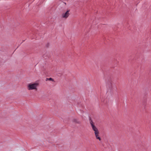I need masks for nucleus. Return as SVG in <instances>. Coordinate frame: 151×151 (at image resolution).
<instances>
[{
	"mask_svg": "<svg viewBox=\"0 0 151 151\" xmlns=\"http://www.w3.org/2000/svg\"><path fill=\"white\" fill-rule=\"evenodd\" d=\"M70 11V9L67 10L65 12L63 13L62 14V17L65 19L68 18L70 15L69 12Z\"/></svg>",
	"mask_w": 151,
	"mask_h": 151,
	"instance_id": "obj_3",
	"label": "nucleus"
},
{
	"mask_svg": "<svg viewBox=\"0 0 151 151\" xmlns=\"http://www.w3.org/2000/svg\"><path fill=\"white\" fill-rule=\"evenodd\" d=\"M38 86V83H30L27 84V88L28 90H34L37 91V87Z\"/></svg>",
	"mask_w": 151,
	"mask_h": 151,
	"instance_id": "obj_2",
	"label": "nucleus"
},
{
	"mask_svg": "<svg viewBox=\"0 0 151 151\" xmlns=\"http://www.w3.org/2000/svg\"><path fill=\"white\" fill-rule=\"evenodd\" d=\"M49 80V81H52V82H54V80L52 79V78H47V80Z\"/></svg>",
	"mask_w": 151,
	"mask_h": 151,
	"instance_id": "obj_5",
	"label": "nucleus"
},
{
	"mask_svg": "<svg viewBox=\"0 0 151 151\" xmlns=\"http://www.w3.org/2000/svg\"><path fill=\"white\" fill-rule=\"evenodd\" d=\"M72 121L73 122L76 124H80L81 123V122L77 119H74Z\"/></svg>",
	"mask_w": 151,
	"mask_h": 151,
	"instance_id": "obj_4",
	"label": "nucleus"
},
{
	"mask_svg": "<svg viewBox=\"0 0 151 151\" xmlns=\"http://www.w3.org/2000/svg\"><path fill=\"white\" fill-rule=\"evenodd\" d=\"M90 123L93 130L94 131V134L96 139H98L99 141H100L101 140V138L99 136V131L97 128L95 126L94 123L91 120L90 121Z\"/></svg>",
	"mask_w": 151,
	"mask_h": 151,
	"instance_id": "obj_1",
	"label": "nucleus"
},
{
	"mask_svg": "<svg viewBox=\"0 0 151 151\" xmlns=\"http://www.w3.org/2000/svg\"><path fill=\"white\" fill-rule=\"evenodd\" d=\"M65 3V4H66L65 3Z\"/></svg>",
	"mask_w": 151,
	"mask_h": 151,
	"instance_id": "obj_6",
	"label": "nucleus"
}]
</instances>
